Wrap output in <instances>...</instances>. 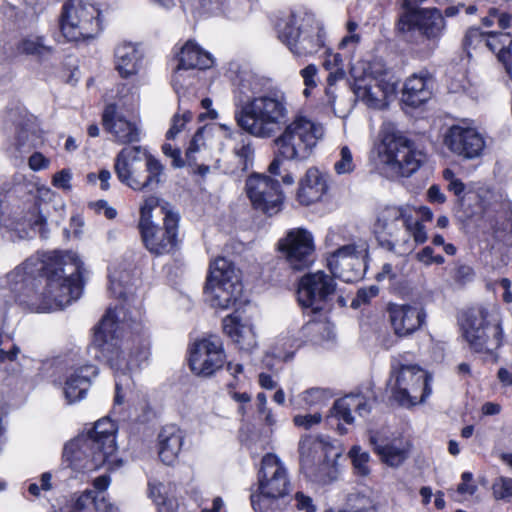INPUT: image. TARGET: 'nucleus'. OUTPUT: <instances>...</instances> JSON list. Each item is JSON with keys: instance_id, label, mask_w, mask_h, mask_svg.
Masks as SVG:
<instances>
[{"instance_id": "obj_12", "label": "nucleus", "mask_w": 512, "mask_h": 512, "mask_svg": "<svg viewBox=\"0 0 512 512\" xmlns=\"http://www.w3.org/2000/svg\"><path fill=\"white\" fill-rule=\"evenodd\" d=\"M463 336L475 352H493L502 345L503 330L498 310L476 306L460 318Z\"/></svg>"}, {"instance_id": "obj_21", "label": "nucleus", "mask_w": 512, "mask_h": 512, "mask_svg": "<svg viewBox=\"0 0 512 512\" xmlns=\"http://www.w3.org/2000/svg\"><path fill=\"white\" fill-rule=\"evenodd\" d=\"M278 247L294 270H303L314 262V238L307 229H290L285 237L279 240Z\"/></svg>"}, {"instance_id": "obj_11", "label": "nucleus", "mask_w": 512, "mask_h": 512, "mask_svg": "<svg viewBox=\"0 0 512 512\" xmlns=\"http://www.w3.org/2000/svg\"><path fill=\"white\" fill-rule=\"evenodd\" d=\"M326 244L336 249L327 257L328 267L334 277L352 283L362 278L368 244L362 239L347 238L340 231H329Z\"/></svg>"}, {"instance_id": "obj_64", "label": "nucleus", "mask_w": 512, "mask_h": 512, "mask_svg": "<svg viewBox=\"0 0 512 512\" xmlns=\"http://www.w3.org/2000/svg\"><path fill=\"white\" fill-rule=\"evenodd\" d=\"M498 60L503 64L507 74L512 78V38L511 45H508L505 50L498 53Z\"/></svg>"}, {"instance_id": "obj_7", "label": "nucleus", "mask_w": 512, "mask_h": 512, "mask_svg": "<svg viewBox=\"0 0 512 512\" xmlns=\"http://www.w3.org/2000/svg\"><path fill=\"white\" fill-rule=\"evenodd\" d=\"M139 230L146 248L156 255L172 252L178 245L179 215L148 197L140 208Z\"/></svg>"}, {"instance_id": "obj_46", "label": "nucleus", "mask_w": 512, "mask_h": 512, "mask_svg": "<svg viewBox=\"0 0 512 512\" xmlns=\"http://www.w3.org/2000/svg\"><path fill=\"white\" fill-rule=\"evenodd\" d=\"M354 470L360 476H367L370 474V455L364 451L360 446L355 445L349 451Z\"/></svg>"}, {"instance_id": "obj_54", "label": "nucleus", "mask_w": 512, "mask_h": 512, "mask_svg": "<svg viewBox=\"0 0 512 512\" xmlns=\"http://www.w3.org/2000/svg\"><path fill=\"white\" fill-rule=\"evenodd\" d=\"M317 71H318L317 67L314 64H310L300 71V75L303 78V82L305 85V89L303 91V95L305 97H309L310 90L317 86V83H316Z\"/></svg>"}, {"instance_id": "obj_2", "label": "nucleus", "mask_w": 512, "mask_h": 512, "mask_svg": "<svg viewBox=\"0 0 512 512\" xmlns=\"http://www.w3.org/2000/svg\"><path fill=\"white\" fill-rule=\"evenodd\" d=\"M127 278L128 273L125 268H110L109 293L111 296L122 300L123 303L107 310L95 331L93 339V345L99 352L97 357L106 361L115 372V406L124 404L127 386L125 371L128 368V360L122 349L128 326V310L125 307Z\"/></svg>"}, {"instance_id": "obj_26", "label": "nucleus", "mask_w": 512, "mask_h": 512, "mask_svg": "<svg viewBox=\"0 0 512 512\" xmlns=\"http://www.w3.org/2000/svg\"><path fill=\"white\" fill-rule=\"evenodd\" d=\"M387 312L391 327L398 337L411 336L426 324V310L419 304L390 303Z\"/></svg>"}, {"instance_id": "obj_14", "label": "nucleus", "mask_w": 512, "mask_h": 512, "mask_svg": "<svg viewBox=\"0 0 512 512\" xmlns=\"http://www.w3.org/2000/svg\"><path fill=\"white\" fill-rule=\"evenodd\" d=\"M242 289L239 270L225 257L216 258L209 268L205 285L206 300L214 308L227 309Z\"/></svg>"}, {"instance_id": "obj_30", "label": "nucleus", "mask_w": 512, "mask_h": 512, "mask_svg": "<svg viewBox=\"0 0 512 512\" xmlns=\"http://www.w3.org/2000/svg\"><path fill=\"white\" fill-rule=\"evenodd\" d=\"M328 186L325 177L314 167L309 168L299 183L297 200L308 206L322 199Z\"/></svg>"}, {"instance_id": "obj_38", "label": "nucleus", "mask_w": 512, "mask_h": 512, "mask_svg": "<svg viewBox=\"0 0 512 512\" xmlns=\"http://www.w3.org/2000/svg\"><path fill=\"white\" fill-rule=\"evenodd\" d=\"M16 52L20 55L43 60L53 53V47L46 43L42 35L29 34L21 38L16 44Z\"/></svg>"}, {"instance_id": "obj_24", "label": "nucleus", "mask_w": 512, "mask_h": 512, "mask_svg": "<svg viewBox=\"0 0 512 512\" xmlns=\"http://www.w3.org/2000/svg\"><path fill=\"white\" fill-rule=\"evenodd\" d=\"M369 443L380 461L391 467L398 468L409 458L412 445L403 437H388L382 432L369 433Z\"/></svg>"}, {"instance_id": "obj_58", "label": "nucleus", "mask_w": 512, "mask_h": 512, "mask_svg": "<svg viewBox=\"0 0 512 512\" xmlns=\"http://www.w3.org/2000/svg\"><path fill=\"white\" fill-rule=\"evenodd\" d=\"M379 288L376 285H371L368 288L359 289L356 297L352 300L351 306L358 308L361 304L368 303L372 298L377 296Z\"/></svg>"}, {"instance_id": "obj_6", "label": "nucleus", "mask_w": 512, "mask_h": 512, "mask_svg": "<svg viewBox=\"0 0 512 512\" xmlns=\"http://www.w3.org/2000/svg\"><path fill=\"white\" fill-rule=\"evenodd\" d=\"M324 133L321 123L303 115L293 117L273 140L276 157L268 167L269 176H280L282 160L308 159Z\"/></svg>"}, {"instance_id": "obj_41", "label": "nucleus", "mask_w": 512, "mask_h": 512, "mask_svg": "<svg viewBox=\"0 0 512 512\" xmlns=\"http://www.w3.org/2000/svg\"><path fill=\"white\" fill-rule=\"evenodd\" d=\"M331 397L329 389L313 387L297 396H290L289 402L295 408L306 409L324 405Z\"/></svg>"}, {"instance_id": "obj_25", "label": "nucleus", "mask_w": 512, "mask_h": 512, "mask_svg": "<svg viewBox=\"0 0 512 512\" xmlns=\"http://www.w3.org/2000/svg\"><path fill=\"white\" fill-rule=\"evenodd\" d=\"M176 67L172 84L178 92L185 86V78L195 69H208L213 65V58L193 41H187L176 55Z\"/></svg>"}, {"instance_id": "obj_48", "label": "nucleus", "mask_w": 512, "mask_h": 512, "mask_svg": "<svg viewBox=\"0 0 512 512\" xmlns=\"http://www.w3.org/2000/svg\"><path fill=\"white\" fill-rule=\"evenodd\" d=\"M356 165L348 146H343L339 152V158L334 163V170L338 175L350 174Z\"/></svg>"}, {"instance_id": "obj_61", "label": "nucleus", "mask_w": 512, "mask_h": 512, "mask_svg": "<svg viewBox=\"0 0 512 512\" xmlns=\"http://www.w3.org/2000/svg\"><path fill=\"white\" fill-rule=\"evenodd\" d=\"M162 152L165 156L172 159V166L176 168L184 166V161L181 158V151L178 147L173 146L171 143H164L162 145Z\"/></svg>"}, {"instance_id": "obj_36", "label": "nucleus", "mask_w": 512, "mask_h": 512, "mask_svg": "<svg viewBox=\"0 0 512 512\" xmlns=\"http://www.w3.org/2000/svg\"><path fill=\"white\" fill-rule=\"evenodd\" d=\"M103 125L118 142L125 144L128 141V121L123 107L115 103L108 105L103 113Z\"/></svg>"}, {"instance_id": "obj_50", "label": "nucleus", "mask_w": 512, "mask_h": 512, "mask_svg": "<svg viewBox=\"0 0 512 512\" xmlns=\"http://www.w3.org/2000/svg\"><path fill=\"white\" fill-rule=\"evenodd\" d=\"M492 492L497 500L512 501V478L500 476L495 479Z\"/></svg>"}, {"instance_id": "obj_56", "label": "nucleus", "mask_w": 512, "mask_h": 512, "mask_svg": "<svg viewBox=\"0 0 512 512\" xmlns=\"http://www.w3.org/2000/svg\"><path fill=\"white\" fill-rule=\"evenodd\" d=\"M192 118V114L190 112H185L182 116L175 115L172 120V125L166 133L167 140H173L178 133H180L186 123L190 121Z\"/></svg>"}, {"instance_id": "obj_31", "label": "nucleus", "mask_w": 512, "mask_h": 512, "mask_svg": "<svg viewBox=\"0 0 512 512\" xmlns=\"http://www.w3.org/2000/svg\"><path fill=\"white\" fill-rule=\"evenodd\" d=\"M431 78L427 71L414 73L405 82L402 101L411 107H419L427 102L432 95Z\"/></svg>"}, {"instance_id": "obj_19", "label": "nucleus", "mask_w": 512, "mask_h": 512, "mask_svg": "<svg viewBox=\"0 0 512 512\" xmlns=\"http://www.w3.org/2000/svg\"><path fill=\"white\" fill-rule=\"evenodd\" d=\"M443 143L452 154L464 160L479 158L486 146L484 136L466 121L450 126L444 134Z\"/></svg>"}, {"instance_id": "obj_15", "label": "nucleus", "mask_w": 512, "mask_h": 512, "mask_svg": "<svg viewBox=\"0 0 512 512\" xmlns=\"http://www.w3.org/2000/svg\"><path fill=\"white\" fill-rule=\"evenodd\" d=\"M99 15L90 0H69L62 7L60 31L67 41L94 38L102 29Z\"/></svg>"}, {"instance_id": "obj_32", "label": "nucleus", "mask_w": 512, "mask_h": 512, "mask_svg": "<svg viewBox=\"0 0 512 512\" xmlns=\"http://www.w3.org/2000/svg\"><path fill=\"white\" fill-rule=\"evenodd\" d=\"M97 375L93 365H84L71 372L65 381L64 394L69 404L75 403L86 396L91 379Z\"/></svg>"}, {"instance_id": "obj_51", "label": "nucleus", "mask_w": 512, "mask_h": 512, "mask_svg": "<svg viewBox=\"0 0 512 512\" xmlns=\"http://www.w3.org/2000/svg\"><path fill=\"white\" fill-rule=\"evenodd\" d=\"M145 47L141 43H136L132 47L130 53V64L132 63V69H130V76L132 74H138L145 68Z\"/></svg>"}, {"instance_id": "obj_27", "label": "nucleus", "mask_w": 512, "mask_h": 512, "mask_svg": "<svg viewBox=\"0 0 512 512\" xmlns=\"http://www.w3.org/2000/svg\"><path fill=\"white\" fill-rule=\"evenodd\" d=\"M223 330L240 350L249 352L257 346L253 326L242 317L239 311H235L223 319Z\"/></svg>"}, {"instance_id": "obj_52", "label": "nucleus", "mask_w": 512, "mask_h": 512, "mask_svg": "<svg viewBox=\"0 0 512 512\" xmlns=\"http://www.w3.org/2000/svg\"><path fill=\"white\" fill-rule=\"evenodd\" d=\"M443 179L447 182V189L459 199H462L465 192V184L459 179L450 168L443 170Z\"/></svg>"}, {"instance_id": "obj_33", "label": "nucleus", "mask_w": 512, "mask_h": 512, "mask_svg": "<svg viewBox=\"0 0 512 512\" xmlns=\"http://www.w3.org/2000/svg\"><path fill=\"white\" fill-rule=\"evenodd\" d=\"M110 484L108 475H101L93 481L94 490H87L81 494L75 501L71 512H103L112 506L104 503L103 497L99 500V495L104 492Z\"/></svg>"}, {"instance_id": "obj_40", "label": "nucleus", "mask_w": 512, "mask_h": 512, "mask_svg": "<svg viewBox=\"0 0 512 512\" xmlns=\"http://www.w3.org/2000/svg\"><path fill=\"white\" fill-rule=\"evenodd\" d=\"M301 337L296 336L295 329L288 330L285 334H281L271 348V354L274 358L289 361L291 360L297 349L302 345Z\"/></svg>"}, {"instance_id": "obj_47", "label": "nucleus", "mask_w": 512, "mask_h": 512, "mask_svg": "<svg viewBox=\"0 0 512 512\" xmlns=\"http://www.w3.org/2000/svg\"><path fill=\"white\" fill-rule=\"evenodd\" d=\"M488 32L482 31L479 27H470L463 38V46L470 54L471 50L486 47Z\"/></svg>"}, {"instance_id": "obj_43", "label": "nucleus", "mask_w": 512, "mask_h": 512, "mask_svg": "<svg viewBox=\"0 0 512 512\" xmlns=\"http://www.w3.org/2000/svg\"><path fill=\"white\" fill-rule=\"evenodd\" d=\"M325 512H378V503L369 496L357 494L349 498L347 508H329Z\"/></svg>"}, {"instance_id": "obj_9", "label": "nucleus", "mask_w": 512, "mask_h": 512, "mask_svg": "<svg viewBox=\"0 0 512 512\" xmlns=\"http://www.w3.org/2000/svg\"><path fill=\"white\" fill-rule=\"evenodd\" d=\"M291 490L288 471L284 463L268 453L261 461L257 488L250 494L251 506L255 512H282V503Z\"/></svg>"}, {"instance_id": "obj_37", "label": "nucleus", "mask_w": 512, "mask_h": 512, "mask_svg": "<svg viewBox=\"0 0 512 512\" xmlns=\"http://www.w3.org/2000/svg\"><path fill=\"white\" fill-rule=\"evenodd\" d=\"M130 119V154L135 150L137 154H141L146 161V169L149 173L146 183L159 182V176L163 172V165L159 160L151 155H148L145 150H141L138 146H131L133 142H138L142 135V127L139 121H136L135 116Z\"/></svg>"}, {"instance_id": "obj_17", "label": "nucleus", "mask_w": 512, "mask_h": 512, "mask_svg": "<svg viewBox=\"0 0 512 512\" xmlns=\"http://www.w3.org/2000/svg\"><path fill=\"white\" fill-rule=\"evenodd\" d=\"M396 29L406 39L418 33L429 42L436 44L444 35L446 21L438 8L409 10L399 13Z\"/></svg>"}, {"instance_id": "obj_53", "label": "nucleus", "mask_w": 512, "mask_h": 512, "mask_svg": "<svg viewBox=\"0 0 512 512\" xmlns=\"http://www.w3.org/2000/svg\"><path fill=\"white\" fill-rule=\"evenodd\" d=\"M128 45L126 42L118 45L115 49V68L123 78L128 77Z\"/></svg>"}, {"instance_id": "obj_16", "label": "nucleus", "mask_w": 512, "mask_h": 512, "mask_svg": "<svg viewBox=\"0 0 512 512\" xmlns=\"http://www.w3.org/2000/svg\"><path fill=\"white\" fill-rule=\"evenodd\" d=\"M367 68L364 62L351 67L353 93L367 107L382 110L388 106L389 97L396 93L397 84L387 74L374 75Z\"/></svg>"}, {"instance_id": "obj_1", "label": "nucleus", "mask_w": 512, "mask_h": 512, "mask_svg": "<svg viewBox=\"0 0 512 512\" xmlns=\"http://www.w3.org/2000/svg\"><path fill=\"white\" fill-rule=\"evenodd\" d=\"M83 271V262L72 251L50 252L41 259L29 258L6 275L2 295L6 297L10 293L15 302L31 312L60 310L80 298Z\"/></svg>"}, {"instance_id": "obj_59", "label": "nucleus", "mask_w": 512, "mask_h": 512, "mask_svg": "<svg viewBox=\"0 0 512 512\" xmlns=\"http://www.w3.org/2000/svg\"><path fill=\"white\" fill-rule=\"evenodd\" d=\"M321 421L322 415L320 413L296 415L293 419V422L297 427H302L306 430L318 425Z\"/></svg>"}, {"instance_id": "obj_49", "label": "nucleus", "mask_w": 512, "mask_h": 512, "mask_svg": "<svg viewBox=\"0 0 512 512\" xmlns=\"http://www.w3.org/2000/svg\"><path fill=\"white\" fill-rule=\"evenodd\" d=\"M511 39L512 36L510 33L488 32L486 47L498 55V53L505 50L508 45H511Z\"/></svg>"}, {"instance_id": "obj_29", "label": "nucleus", "mask_w": 512, "mask_h": 512, "mask_svg": "<svg viewBox=\"0 0 512 512\" xmlns=\"http://www.w3.org/2000/svg\"><path fill=\"white\" fill-rule=\"evenodd\" d=\"M372 404V395L350 393L334 403L333 411L338 419L346 424H352L354 422L352 412L357 413L360 417H365L370 414Z\"/></svg>"}, {"instance_id": "obj_35", "label": "nucleus", "mask_w": 512, "mask_h": 512, "mask_svg": "<svg viewBox=\"0 0 512 512\" xmlns=\"http://www.w3.org/2000/svg\"><path fill=\"white\" fill-rule=\"evenodd\" d=\"M150 340L147 331L140 323L130 324V365L141 368L149 360Z\"/></svg>"}, {"instance_id": "obj_23", "label": "nucleus", "mask_w": 512, "mask_h": 512, "mask_svg": "<svg viewBox=\"0 0 512 512\" xmlns=\"http://www.w3.org/2000/svg\"><path fill=\"white\" fill-rule=\"evenodd\" d=\"M299 453L301 468L309 475L314 468L329 466L341 455L329 438L310 435L301 438Z\"/></svg>"}, {"instance_id": "obj_22", "label": "nucleus", "mask_w": 512, "mask_h": 512, "mask_svg": "<svg viewBox=\"0 0 512 512\" xmlns=\"http://www.w3.org/2000/svg\"><path fill=\"white\" fill-rule=\"evenodd\" d=\"M224 360L223 343L216 336L199 339L189 349V366L198 376L213 375L222 368Z\"/></svg>"}, {"instance_id": "obj_45", "label": "nucleus", "mask_w": 512, "mask_h": 512, "mask_svg": "<svg viewBox=\"0 0 512 512\" xmlns=\"http://www.w3.org/2000/svg\"><path fill=\"white\" fill-rule=\"evenodd\" d=\"M477 490V486L473 482V474L471 472H463L461 475V483L458 484L456 490H451V498L456 502H463L471 497Z\"/></svg>"}, {"instance_id": "obj_60", "label": "nucleus", "mask_w": 512, "mask_h": 512, "mask_svg": "<svg viewBox=\"0 0 512 512\" xmlns=\"http://www.w3.org/2000/svg\"><path fill=\"white\" fill-rule=\"evenodd\" d=\"M38 135L36 131L33 129L31 130L30 127H22L17 134V140L19 143V146H35L36 141L38 139Z\"/></svg>"}, {"instance_id": "obj_57", "label": "nucleus", "mask_w": 512, "mask_h": 512, "mask_svg": "<svg viewBox=\"0 0 512 512\" xmlns=\"http://www.w3.org/2000/svg\"><path fill=\"white\" fill-rule=\"evenodd\" d=\"M294 507L301 512H316L317 506L314 504L313 499L303 493L302 491H298L294 495Z\"/></svg>"}, {"instance_id": "obj_13", "label": "nucleus", "mask_w": 512, "mask_h": 512, "mask_svg": "<svg viewBox=\"0 0 512 512\" xmlns=\"http://www.w3.org/2000/svg\"><path fill=\"white\" fill-rule=\"evenodd\" d=\"M311 19L290 13L276 26L279 40L297 57H306L325 47L326 31L320 25H311Z\"/></svg>"}, {"instance_id": "obj_34", "label": "nucleus", "mask_w": 512, "mask_h": 512, "mask_svg": "<svg viewBox=\"0 0 512 512\" xmlns=\"http://www.w3.org/2000/svg\"><path fill=\"white\" fill-rule=\"evenodd\" d=\"M262 92V79L251 71H243L237 76L234 89L235 110L243 107L258 97Z\"/></svg>"}, {"instance_id": "obj_3", "label": "nucleus", "mask_w": 512, "mask_h": 512, "mask_svg": "<svg viewBox=\"0 0 512 512\" xmlns=\"http://www.w3.org/2000/svg\"><path fill=\"white\" fill-rule=\"evenodd\" d=\"M117 425L109 417L96 421L86 433L68 441L63 448V462L77 472H90L114 462L117 450Z\"/></svg>"}, {"instance_id": "obj_5", "label": "nucleus", "mask_w": 512, "mask_h": 512, "mask_svg": "<svg viewBox=\"0 0 512 512\" xmlns=\"http://www.w3.org/2000/svg\"><path fill=\"white\" fill-rule=\"evenodd\" d=\"M409 205L388 206L383 209L374 225L379 245L399 254L412 252L428 239L426 228Z\"/></svg>"}, {"instance_id": "obj_63", "label": "nucleus", "mask_w": 512, "mask_h": 512, "mask_svg": "<svg viewBox=\"0 0 512 512\" xmlns=\"http://www.w3.org/2000/svg\"><path fill=\"white\" fill-rule=\"evenodd\" d=\"M462 12H464L466 15H473L477 12V7L475 5H466L464 3H459L457 5L448 6L445 9L443 15L446 17H454Z\"/></svg>"}, {"instance_id": "obj_4", "label": "nucleus", "mask_w": 512, "mask_h": 512, "mask_svg": "<svg viewBox=\"0 0 512 512\" xmlns=\"http://www.w3.org/2000/svg\"><path fill=\"white\" fill-rule=\"evenodd\" d=\"M289 104L284 91L271 88L264 91L243 109L234 111L237 125L258 139H271L287 125ZM290 122H288L289 124Z\"/></svg>"}, {"instance_id": "obj_28", "label": "nucleus", "mask_w": 512, "mask_h": 512, "mask_svg": "<svg viewBox=\"0 0 512 512\" xmlns=\"http://www.w3.org/2000/svg\"><path fill=\"white\" fill-rule=\"evenodd\" d=\"M184 432L174 424L161 428L157 437L158 456L165 465H174L179 458L184 443Z\"/></svg>"}, {"instance_id": "obj_62", "label": "nucleus", "mask_w": 512, "mask_h": 512, "mask_svg": "<svg viewBox=\"0 0 512 512\" xmlns=\"http://www.w3.org/2000/svg\"><path fill=\"white\" fill-rule=\"evenodd\" d=\"M360 40L361 36L358 33L347 34L342 38L338 47L341 50H347V52L352 55L359 45Z\"/></svg>"}, {"instance_id": "obj_55", "label": "nucleus", "mask_w": 512, "mask_h": 512, "mask_svg": "<svg viewBox=\"0 0 512 512\" xmlns=\"http://www.w3.org/2000/svg\"><path fill=\"white\" fill-rule=\"evenodd\" d=\"M114 169L119 180L124 184H128V154L125 148L118 154Z\"/></svg>"}, {"instance_id": "obj_39", "label": "nucleus", "mask_w": 512, "mask_h": 512, "mask_svg": "<svg viewBox=\"0 0 512 512\" xmlns=\"http://www.w3.org/2000/svg\"><path fill=\"white\" fill-rule=\"evenodd\" d=\"M485 218L489 221L495 237L512 236V204L510 202L501 203L494 218L491 217L489 212L485 213Z\"/></svg>"}, {"instance_id": "obj_42", "label": "nucleus", "mask_w": 512, "mask_h": 512, "mask_svg": "<svg viewBox=\"0 0 512 512\" xmlns=\"http://www.w3.org/2000/svg\"><path fill=\"white\" fill-rule=\"evenodd\" d=\"M325 53L326 57L323 62V66L326 70L329 71L327 77L328 88L326 89V94L329 97V102L332 103L335 100L332 86L335 85L337 81L342 80L345 77V70L342 56L339 53H333L329 49H327Z\"/></svg>"}, {"instance_id": "obj_20", "label": "nucleus", "mask_w": 512, "mask_h": 512, "mask_svg": "<svg viewBox=\"0 0 512 512\" xmlns=\"http://www.w3.org/2000/svg\"><path fill=\"white\" fill-rule=\"evenodd\" d=\"M336 291L334 278L324 271L305 274L299 281L297 298L304 308H311L313 312L323 309Z\"/></svg>"}, {"instance_id": "obj_8", "label": "nucleus", "mask_w": 512, "mask_h": 512, "mask_svg": "<svg viewBox=\"0 0 512 512\" xmlns=\"http://www.w3.org/2000/svg\"><path fill=\"white\" fill-rule=\"evenodd\" d=\"M432 380L427 370L398 356L390 363L387 390L399 405L410 408L428 399L432 393Z\"/></svg>"}, {"instance_id": "obj_44", "label": "nucleus", "mask_w": 512, "mask_h": 512, "mask_svg": "<svg viewBox=\"0 0 512 512\" xmlns=\"http://www.w3.org/2000/svg\"><path fill=\"white\" fill-rule=\"evenodd\" d=\"M234 155L238 159V165L242 171H247L254 161V147L252 141L248 138H242L233 149Z\"/></svg>"}, {"instance_id": "obj_10", "label": "nucleus", "mask_w": 512, "mask_h": 512, "mask_svg": "<svg viewBox=\"0 0 512 512\" xmlns=\"http://www.w3.org/2000/svg\"><path fill=\"white\" fill-rule=\"evenodd\" d=\"M376 149L379 162L399 177H410L426 159L425 153L391 124H385L381 128L380 143Z\"/></svg>"}, {"instance_id": "obj_18", "label": "nucleus", "mask_w": 512, "mask_h": 512, "mask_svg": "<svg viewBox=\"0 0 512 512\" xmlns=\"http://www.w3.org/2000/svg\"><path fill=\"white\" fill-rule=\"evenodd\" d=\"M245 189L255 210L268 216L281 211L285 196L277 179L255 173L247 178Z\"/></svg>"}]
</instances>
